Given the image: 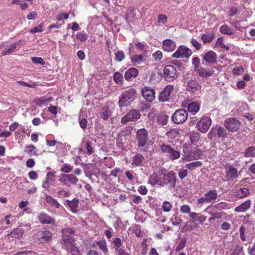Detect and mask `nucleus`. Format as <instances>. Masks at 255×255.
<instances>
[{"instance_id":"e2e57ef3","label":"nucleus","mask_w":255,"mask_h":255,"mask_svg":"<svg viewBox=\"0 0 255 255\" xmlns=\"http://www.w3.org/2000/svg\"><path fill=\"white\" fill-rule=\"evenodd\" d=\"M245 231H246V228L243 226H242L239 229V232H240V237L241 240L243 241H245L246 240V237L245 235Z\"/></svg>"},{"instance_id":"09e8293b","label":"nucleus","mask_w":255,"mask_h":255,"mask_svg":"<svg viewBox=\"0 0 255 255\" xmlns=\"http://www.w3.org/2000/svg\"><path fill=\"white\" fill-rule=\"evenodd\" d=\"M179 134V132L176 129H170L167 133L169 137L172 138L178 137Z\"/></svg>"},{"instance_id":"473e14b6","label":"nucleus","mask_w":255,"mask_h":255,"mask_svg":"<svg viewBox=\"0 0 255 255\" xmlns=\"http://www.w3.org/2000/svg\"><path fill=\"white\" fill-rule=\"evenodd\" d=\"M67 205L73 213H77L78 211L79 200L74 199L72 201L67 200Z\"/></svg>"},{"instance_id":"f8f14e48","label":"nucleus","mask_w":255,"mask_h":255,"mask_svg":"<svg viewBox=\"0 0 255 255\" xmlns=\"http://www.w3.org/2000/svg\"><path fill=\"white\" fill-rule=\"evenodd\" d=\"M140 116L139 112L136 110H132L122 118L121 123L126 124L128 122L136 121L140 118Z\"/></svg>"},{"instance_id":"bb28decb","label":"nucleus","mask_w":255,"mask_h":255,"mask_svg":"<svg viewBox=\"0 0 255 255\" xmlns=\"http://www.w3.org/2000/svg\"><path fill=\"white\" fill-rule=\"evenodd\" d=\"M112 110L110 106H106L102 109L101 117L104 120H107L112 115Z\"/></svg>"},{"instance_id":"bf43d9fd","label":"nucleus","mask_w":255,"mask_h":255,"mask_svg":"<svg viewBox=\"0 0 255 255\" xmlns=\"http://www.w3.org/2000/svg\"><path fill=\"white\" fill-rule=\"evenodd\" d=\"M152 57L156 61H159L162 58V53L160 51H157L152 54Z\"/></svg>"},{"instance_id":"dca6fc26","label":"nucleus","mask_w":255,"mask_h":255,"mask_svg":"<svg viewBox=\"0 0 255 255\" xmlns=\"http://www.w3.org/2000/svg\"><path fill=\"white\" fill-rule=\"evenodd\" d=\"M173 89V86L171 85L166 86L158 96L159 101L164 102L169 101L170 94Z\"/></svg>"},{"instance_id":"412c9836","label":"nucleus","mask_w":255,"mask_h":255,"mask_svg":"<svg viewBox=\"0 0 255 255\" xmlns=\"http://www.w3.org/2000/svg\"><path fill=\"white\" fill-rule=\"evenodd\" d=\"M162 48L167 52L174 51L176 47L175 42L171 39H165L162 42Z\"/></svg>"},{"instance_id":"cd10ccee","label":"nucleus","mask_w":255,"mask_h":255,"mask_svg":"<svg viewBox=\"0 0 255 255\" xmlns=\"http://www.w3.org/2000/svg\"><path fill=\"white\" fill-rule=\"evenodd\" d=\"M38 218L42 224H50L53 223V219L46 214L43 213L39 214Z\"/></svg>"},{"instance_id":"2eb2a0df","label":"nucleus","mask_w":255,"mask_h":255,"mask_svg":"<svg viewBox=\"0 0 255 255\" xmlns=\"http://www.w3.org/2000/svg\"><path fill=\"white\" fill-rule=\"evenodd\" d=\"M62 239L61 244L66 243L74 240L75 231L72 228H66L62 230Z\"/></svg>"},{"instance_id":"6ab92c4d","label":"nucleus","mask_w":255,"mask_h":255,"mask_svg":"<svg viewBox=\"0 0 255 255\" xmlns=\"http://www.w3.org/2000/svg\"><path fill=\"white\" fill-rule=\"evenodd\" d=\"M196 72L198 74L199 76L204 78L210 77L214 74V71L213 68H205L202 67L199 68L197 70Z\"/></svg>"},{"instance_id":"423d86ee","label":"nucleus","mask_w":255,"mask_h":255,"mask_svg":"<svg viewBox=\"0 0 255 255\" xmlns=\"http://www.w3.org/2000/svg\"><path fill=\"white\" fill-rule=\"evenodd\" d=\"M212 124L210 118L204 116L196 124L197 129L202 133H206L209 129Z\"/></svg>"},{"instance_id":"864d4df0","label":"nucleus","mask_w":255,"mask_h":255,"mask_svg":"<svg viewBox=\"0 0 255 255\" xmlns=\"http://www.w3.org/2000/svg\"><path fill=\"white\" fill-rule=\"evenodd\" d=\"M59 180L60 182L63 183V184L68 185V180L67 174L64 173L61 174L59 175Z\"/></svg>"},{"instance_id":"c756f323","label":"nucleus","mask_w":255,"mask_h":255,"mask_svg":"<svg viewBox=\"0 0 255 255\" xmlns=\"http://www.w3.org/2000/svg\"><path fill=\"white\" fill-rule=\"evenodd\" d=\"M187 88L189 91L193 93L195 91H200L201 86L196 81L191 80L188 82Z\"/></svg>"},{"instance_id":"aec40b11","label":"nucleus","mask_w":255,"mask_h":255,"mask_svg":"<svg viewBox=\"0 0 255 255\" xmlns=\"http://www.w3.org/2000/svg\"><path fill=\"white\" fill-rule=\"evenodd\" d=\"M203 59L209 64H215L217 63V56L213 51H209L203 56Z\"/></svg>"},{"instance_id":"5701e85b","label":"nucleus","mask_w":255,"mask_h":255,"mask_svg":"<svg viewBox=\"0 0 255 255\" xmlns=\"http://www.w3.org/2000/svg\"><path fill=\"white\" fill-rule=\"evenodd\" d=\"M24 232V230L22 228H14L9 234L5 236V238L7 239H10V238L19 239L22 237Z\"/></svg>"},{"instance_id":"1a4fd4ad","label":"nucleus","mask_w":255,"mask_h":255,"mask_svg":"<svg viewBox=\"0 0 255 255\" xmlns=\"http://www.w3.org/2000/svg\"><path fill=\"white\" fill-rule=\"evenodd\" d=\"M62 245L63 248L71 255H81V251L79 248L76 246L74 240L62 244Z\"/></svg>"},{"instance_id":"3c124183","label":"nucleus","mask_w":255,"mask_h":255,"mask_svg":"<svg viewBox=\"0 0 255 255\" xmlns=\"http://www.w3.org/2000/svg\"><path fill=\"white\" fill-rule=\"evenodd\" d=\"M172 207V205L168 201H164L162 204L163 210L165 212H170Z\"/></svg>"},{"instance_id":"774afa93","label":"nucleus","mask_w":255,"mask_h":255,"mask_svg":"<svg viewBox=\"0 0 255 255\" xmlns=\"http://www.w3.org/2000/svg\"><path fill=\"white\" fill-rule=\"evenodd\" d=\"M73 169L72 166L71 165L65 164L64 166L61 168V171L65 173H69Z\"/></svg>"},{"instance_id":"a18cd8bd","label":"nucleus","mask_w":255,"mask_h":255,"mask_svg":"<svg viewBox=\"0 0 255 255\" xmlns=\"http://www.w3.org/2000/svg\"><path fill=\"white\" fill-rule=\"evenodd\" d=\"M68 180V186L70 184H77L78 182V179L73 174H67Z\"/></svg>"},{"instance_id":"49530a36","label":"nucleus","mask_w":255,"mask_h":255,"mask_svg":"<svg viewBox=\"0 0 255 255\" xmlns=\"http://www.w3.org/2000/svg\"><path fill=\"white\" fill-rule=\"evenodd\" d=\"M114 80L117 84L122 83L123 80L122 74L118 72H116L114 75Z\"/></svg>"},{"instance_id":"680f3d73","label":"nucleus","mask_w":255,"mask_h":255,"mask_svg":"<svg viewBox=\"0 0 255 255\" xmlns=\"http://www.w3.org/2000/svg\"><path fill=\"white\" fill-rule=\"evenodd\" d=\"M57 195L59 197L64 198L69 196L70 193L66 190H60L58 191Z\"/></svg>"},{"instance_id":"ea45409f","label":"nucleus","mask_w":255,"mask_h":255,"mask_svg":"<svg viewBox=\"0 0 255 255\" xmlns=\"http://www.w3.org/2000/svg\"><path fill=\"white\" fill-rule=\"evenodd\" d=\"M246 157H253L255 156V147L250 146L247 148L244 152Z\"/></svg>"},{"instance_id":"f3484780","label":"nucleus","mask_w":255,"mask_h":255,"mask_svg":"<svg viewBox=\"0 0 255 255\" xmlns=\"http://www.w3.org/2000/svg\"><path fill=\"white\" fill-rule=\"evenodd\" d=\"M142 95L145 99L148 102L153 101L155 98V91L150 88L145 87L142 90Z\"/></svg>"},{"instance_id":"a878e982","label":"nucleus","mask_w":255,"mask_h":255,"mask_svg":"<svg viewBox=\"0 0 255 255\" xmlns=\"http://www.w3.org/2000/svg\"><path fill=\"white\" fill-rule=\"evenodd\" d=\"M52 100L53 98L51 97H49L48 98L42 97L35 99V102L37 105L42 107L43 106L48 105V103Z\"/></svg>"},{"instance_id":"4468645a","label":"nucleus","mask_w":255,"mask_h":255,"mask_svg":"<svg viewBox=\"0 0 255 255\" xmlns=\"http://www.w3.org/2000/svg\"><path fill=\"white\" fill-rule=\"evenodd\" d=\"M192 54L191 50L184 46H179L176 52L173 54L172 57L175 58L181 57L189 58Z\"/></svg>"},{"instance_id":"c9c22d12","label":"nucleus","mask_w":255,"mask_h":255,"mask_svg":"<svg viewBox=\"0 0 255 255\" xmlns=\"http://www.w3.org/2000/svg\"><path fill=\"white\" fill-rule=\"evenodd\" d=\"M199 105L196 102H191L188 106V110L194 115L199 110Z\"/></svg>"},{"instance_id":"7ed1b4c3","label":"nucleus","mask_w":255,"mask_h":255,"mask_svg":"<svg viewBox=\"0 0 255 255\" xmlns=\"http://www.w3.org/2000/svg\"><path fill=\"white\" fill-rule=\"evenodd\" d=\"M163 76L164 79L168 81L172 82L178 77V73L176 68L172 65H167L164 68Z\"/></svg>"},{"instance_id":"9b49d317","label":"nucleus","mask_w":255,"mask_h":255,"mask_svg":"<svg viewBox=\"0 0 255 255\" xmlns=\"http://www.w3.org/2000/svg\"><path fill=\"white\" fill-rule=\"evenodd\" d=\"M161 186L168 185L169 187L174 188L176 184V175L173 172H170L168 173L165 172L163 181H162Z\"/></svg>"},{"instance_id":"e433bc0d","label":"nucleus","mask_w":255,"mask_h":255,"mask_svg":"<svg viewBox=\"0 0 255 255\" xmlns=\"http://www.w3.org/2000/svg\"><path fill=\"white\" fill-rule=\"evenodd\" d=\"M37 236L41 239L48 241L51 238L52 234L48 231L44 230L38 232Z\"/></svg>"},{"instance_id":"f03ea898","label":"nucleus","mask_w":255,"mask_h":255,"mask_svg":"<svg viewBox=\"0 0 255 255\" xmlns=\"http://www.w3.org/2000/svg\"><path fill=\"white\" fill-rule=\"evenodd\" d=\"M227 135V132L226 129L218 126L213 127L208 133V138L213 140L219 138L224 139Z\"/></svg>"},{"instance_id":"f257e3e1","label":"nucleus","mask_w":255,"mask_h":255,"mask_svg":"<svg viewBox=\"0 0 255 255\" xmlns=\"http://www.w3.org/2000/svg\"><path fill=\"white\" fill-rule=\"evenodd\" d=\"M136 93L134 89H130L125 91L122 95L119 100V106L121 107L130 105L135 99Z\"/></svg>"},{"instance_id":"5fc2aeb1","label":"nucleus","mask_w":255,"mask_h":255,"mask_svg":"<svg viewBox=\"0 0 255 255\" xmlns=\"http://www.w3.org/2000/svg\"><path fill=\"white\" fill-rule=\"evenodd\" d=\"M16 48V43H13L11 45L10 47L7 49H5L2 51V55H5L6 54H9L12 53L14 51Z\"/></svg>"},{"instance_id":"393cba45","label":"nucleus","mask_w":255,"mask_h":255,"mask_svg":"<svg viewBox=\"0 0 255 255\" xmlns=\"http://www.w3.org/2000/svg\"><path fill=\"white\" fill-rule=\"evenodd\" d=\"M138 71L135 68H130L125 74V78L126 80L130 81L133 77L135 78L138 75Z\"/></svg>"},{"instance_id":"a19ab883","label":"nucleus","mask_w":255,"mask_h":255,"mask_svg":"<svg viewBox=\"0 0 255 255\" xmlns=\"http://www.w3.org/2000/svg\"><path fill=\"white\" fill-rule=\"evenodd\" d=\"M113 243L114 244V248L115 250L119 252L123 249L122 247V241L119 238H116L113 239Z\"/></svg>"},{"instance_id":"20e7f679","label":"nucleus","mask_w":255,"mask_h":255,"mask_svg":"<svg viewBox=\"0 0 255 255\" xmlns=\"http://www.w3.org/2000/svg\"><path fill=\"white\" fill-rule=\"evenodd\" d=\"M164 176H165V171L159 169L150 176L148 182L152 186L158 185L161 186L162 183H163L162 181H163Z\"/></svg>"},{"instance_id":"f704fd0d","label":"nucleus","mask_w":255,"mask_h":255,"mask_svg":"<svg viewBox=\"0 0 255 255\" xmlns=\"http://www.w3.org/2000/svg\"><path fill=\"white\" fill-rule=\"evenodd\" d=\"M45 201L49 204L51 206L54 207L56 208H59L61 207L60 204L58 203L57 200L52 198L50 195H46L45 197Z\"/></svg>"},{"instance_id":"ddd939ff","label":"nucleus","mask_w":255,"mask_h":255,"mask_svg":"<svg viewBox=\"0 0 255 255\" xmlns=\"http://www.w3.org/2000/svg\"><path fill=\"white\" fill-rule=\"evenodd\" d=\"M148 133L147 131L144 128L138 129L136 132V137L138 140V145L139 146L143 147L146 143L148 139Z\"/></svg>"},{"instance_id":"6e6552de","label":"nucleus","mask_w":255,"mask_h":255,"mask_svg":"<svg viewBox=\"0 0 255 255\" xmlns=\"http://www.w3.org/2000/svg\"><path fill=\"white\" fill-rule=\"evenodd\" d=\"M226 129L231 132H236L240 128L241 123L235 118H229L224 121Z\"/></svg>"},{"instance_id":"13d9d810","label":"nucleus","mask_w":255,"mask_h":255,"mask_svg":"<svg viewBox=\"0 0 255 255\" xmlns=\"http://www.w3.org/2000/svg\"><path fill=\"white\" fill-rule=\"evenodd\" d=\"M209 214L212 216V217L210 218L208 220L209 222H211L216 219L219 218L221 217L220 213H214L213 212H209Z\"/></svg>"},{"instance_id":"4c0bfd02","label":"nucleus","mask_w":255,"mask_h":255,"mask_svg":"<svg viewBox=\"0 0 255 255\" xmlns=\"http://www.w3.org/2000/svg\"><path fill=\"white\" fill-rule=\"evenodd\" d=\"M215 36L213 33H207L202 35L201 39L204 43H210L214 39Z\"/></svg>"},{"instance_id":"c03bdc74","label":"nucleus","mask_w":255,"mask_h":255,"mask_svg":"<svg viewBox=\"0 0 255 255\" xmlns=\"http://www.w3.org/2000/svg\"><path fill=\"white\" fill-rule=\"evenodd\" d=\"M202 165L200 161H195L186 164L185 167L190 170H194L197 167H199Z\"/></svg>"},{"instance_id":"b1692460","label":"nucleus","mask_w":255,"mask_h":255,"mask_svg":"<svg viewBox=\"0 0 255 255\" xmlns=\"http://www.w3.org/2000/svg\"><path fill=\"white\" fill-rule=\"evenodd\" d=\"M227 169L225 176L227 181L233 180L238 177V173L236 168L230 166Z\"/></svg>"},{"instance_id":"603ef678","label":"nucleus","mask_w":255,"mask_h":255,"mask_svg":"<svg viewBox=\"0 0 255 255\" xmlns=\"http://www.w3.org/2000/svg\"><path fill=\"white\" fill-rule=\"evenodd\" d=\"M192 64L194 65L195 71L196 72L197 70L199 69V68H200V61L199 58L197 57H194L192 59Z\"/></svg>"},{"instance_id":"39448f33","label":"nucleus","mask_w":255,"mask_h":255,"mask_svg":"<svg viewBox=\"0 0 255 255\" xmlns=\"http://www.w3.org/2000/svg\"><path fill=\"white\" fill-rule=\"evenodd\" d=\"M218 197V194L216 190H210L206 192L203 197L198 199V204L202 206L205 203H209L215 200Z\"/></svg>"},{"instance_id":"37998d69","label":"nucleus","mask_w":255,"mask_h":255,"mask_svg":"<svg viewBox=\"0 0 255 255\" xmlns=\"http://www.w3.org/2000/svg\"><path fill=\"white\" fill-rule=\"evenodd\" d=\"M190 138L191 142L195 144L199 140V133L198 132L192 131L190 133Z\"/></svg>"},{"instance_id":"4be33fe9","label":"nucleus","mask_w":255,"mask_h":255,"mask_svg":"<svg viewBox=\"0 0 255 255\" xmlns=\"http://www.w3.org/2000/svg\"><path fill=\"white\" fill-rule=\"evenodd\" d=\"M54 181V173L48 172L46 174V179L43 181L42 186L44 189H48Z\"/></svg>"},{"instance_id":"2f4dec72","label":"nucleus","mask_w":255,"mask_h":255,"mask_svg":"<svg viewBox=\"0 0 255 255\" xmlns=\"http://www.w3.org/2000/svg\"><path fill=\"white\" fill-rule=\"evenodd\" d=\"M131 61L133 65L136 66L144 63L145 59L141 55L134 54L131 56Z\"/></svg>"},{"instance_id":"0e129e2a","label":"nucleus","mask_w":255,"mask_h":255,"mask_svg":"<svg viewBox=\"0 0 255 255\" xmlns=\"http://www.w3.org/2000/svg\"><path fill=\"white\" fill-rule=\"evenodd\" d=\"M244 72V69L242 66L237 67L233 70V74L235 75H241Z\"/></svg>"},{"instance_id":"9d476101","label":"nucleus","mask_w":255,"mask_h":255,"mask_svg":"<svg viewBox=\"0 0 255 255\" xmlns=\"http://www.w3.org/2000/svg\"><path fill=\"white\" fill-rule=\"evenodd\" d=\"M161 150L163 152L166 153L171 160L177 159L180 156L179 151L174 150L169 145H162L161 146Z\"/></svg>"},{"instance_id":"de8ad7c7","label":"nucleus","mask_w":255,"mask_h":255,"mask_svg":"<svg viewBox=\"0 0 255 255\" xmlns=\"http://www.w3.org/2000/svg\"><path fill=\"white\" fill-rule=\"evenodd\" d=\"M76 38L81 41H84L88 38L87 34L83 31L76 34Z\"/></svg>"},{"instance_id":"8fccbe9b","label":"nucleus","mask_w":255,"mask_h":255,"mask_svg":"<svg viewBox=\"0 0 255 255\" xmlns=\"http://www.w3.org/2000/svg\"><path fill=\"white\" fill-rule=\"evenodd\" d=\"M97 245L99 247L100 249H101L104 253H106L108 252V250L107 247L106 243L105 241L98 242L97 243Z\"/></svg>"},{"instance_id":"58836bf2","label":"nucleus","mask_w":255,"mask_h":255,"mask_svg":"<svg viewBox=\"0 0 255 255\" xmlns=\"http://www.w3.org/2000/svg\"><path fill=\"white\" fill-rule=\"evenodd\" d=\"M250 194L249 190L247 188H241L237 192V196L238 198H243Z\"/></svg>"},{"instance_id":"7c9ffc66","label":"nucleus","mask_w":255,"mask_h":255,"mask_svg":"<svg viewBox=\"0 0 255 255\" xmlns=\"http://www.w3.org/2000/svg\"><path fill=\"white\" fill-rule=\"evenodd\" d=\"M251 207V200H248L240 206L236 207L235 211L237 212H243L249 209Z\"/></svg>"},{"instance_id":"69168bd1","label":"nucleus","mask_w":255,"mask_h":255,"mask_svg":"<svg viewBox=\"0 0 255 255\" xmlns=\"http://www.w3.org/2000/svg\"><path fill=\"white\" fill-rule=\"evenodd\" d=\"M180 211L183 213H190L191 208L189 205H183L180 207Z\"/></svg>"},{"instance_id":"4d7b16f0","label":"nucleus","mask_w":255,"mask_h":255,"mask_svg":"<svg viewBox=\"0 0 255 255\" xmlns=\"http://www.w3.org/2000/svg\"><path fill=\"white\" fill-rule=\"evenodd\" d=\"M157 21L162 24H165L167 21V17L163 14H160L158 16Z\"/></svg>"},{"instance_id":"0eeeda50","label":"nucleus","mask_w":255,"mask_h":255,"mask_svg":"<svg viewBox=\"0 0 255 255\" xmlns=\"http://www.w3.org/2000/svg\"><path fill=\"white\" fill-rule=\"evenodd\" d=\"M188 118V113L183 109L176 111L172 116L173 122L176 124L184 123Z\"/></svg>"},{"instance_id":"052dcab7","label":"nucleus","mask_w":255,"mask_h":255,"mask_svg":"<svg viewBox=\"0 0 255 255\" xmlns=\"http://www.w3.org/2000/svg\"><path fill=\"white\" fill-rule=\"evenodd\" d=\"M168 118L169 117L168 116H167L166 115H163L160 116L159 117L158 120L159 121V122L161 123V124L162 125H165L167 124V122L168 120Z\"/></svg>"},{"instance_id":"338daca9","label":"nucleus","mask_w":255,"mask_h":255,"mask_svg":"<svg viewBox=\"0 0 255 255\" xmlns=\"http://www.w3.org/2000/svg\"><path fill=\"white\" fill-rule=\"evenodd\" d=\"M32 61L35 64H40L41 65H44L45 64L43 59L41 57H32Z\"/></svg>"},{"instance_id":"a211bd4d","label":"nucleus","mask_w":255,"mask_h":255,"mask_svg":"<svg viewBox=\"0 0 255 255\" xmlns=\"http://www.w3.org/2000/svg\"><path fill=\"white\" fill-rule=\"evenodd\" d=\"M202 154V151L199 148H195L191 150L185 157L184 159L186 161L199 159Z\"/></svg>"},{"instance_id":"72a5a7b5","label":"nucleus","mask_w":255,"mask_h":255,"mask_svg":"<svg viewBox=\"0 0 255 255\" xmlns=\"http://www.w3.org/2000/svg\"><path fill=\"white\" fill-rule=\"evenodd\" d=\"M143 159L144 157L141 154H136L133 156L131 164L134 166H139L141 164Z\"/></svg>"},{"instance_id":"6e6d98bb","label":"nucleus","mask_w":255,"mask_h":255,"mask_svg":"<svg viewBox=\"0 0 255 255\" xmlns=\"http://www.w3.org/2000/svg\"><path fill=\"white\" fill-rule=\"evenodd\" d=\"M115 55L117 60L119 62L123 61L125 57V55L123 51H117Z\"/></svg>"},{"instance_id":"c85d7f7f","label":"nucleus","mask_w":255,"mask_h":255,"mask_svg":"<svg viewBox=\"0 0 255 255\" xmlns=\"http://www.w3.org/2000/svg\"><path fill=\"white\" fill-rule=\"evenodd\" d=\"M228 204L225 202H221L213 206H209L207 209L211 208L213 211H219L228 208Z\"/></svg>"},{"instance_id":"79ce46f5","label":"nucleus","mask_w":255,"mask_h":255,"mask_svg":"<svg viewBox=\"0 0 255 255\" xmlns=\"http://www.w3.org/2000/svg\"><path fill=\"white\" fill-rule=\"evenodd\" d=\"M220 32L224 34L232 35L234 33L232 29L227 25H223L220 27Z\"/></svg>"}]
</instances>
